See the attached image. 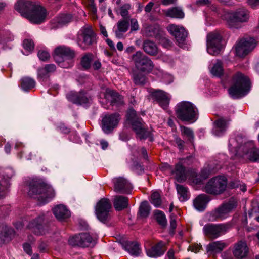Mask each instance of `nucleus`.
I'll return each instance as SVG.
<instances>
[{"label":"nucleus","mask_w":259,"mask_h":259,"mask_svg":"<svg viewBox=\"0 0 259 259\" xmlns=\"http://www.w3.org/2000/svg\"><path fill=\"white\" fill-rule=\"evenodd\" d=\"M245 158L250 161H255L259 160V150L252 144L246 145L243 147Z\"/></svg>","instance_id":"nucleus-29"},{"label":"nucleus","mask_w":259,"mask_h":259,"mask_svg":"<svg viewBox=\"0 0 259 259\" xmlns=\"http://www.w3.org/2000/svg\"><path fill=\"white\" fill-rule=\"evenodd\" d=\"M128 198L127 197L121 195L116 196L113 201L114 207L116 210L121 211L128 207Z\"/></svg>","instance_id":"nucleus-32"},{"label":"nucleus","mask_w":259,"mask_h":259,"mask_svg":"<svg viewBox=\"0 0 259 259\" xmlns=\"http://www.w3.org/2000/svg\"><path fill=\"white\" fill-rule=\"evenodd\" d=\"M154 215L157 223L161 226H164L166 224V219L164 213L160 210H156Z\"/></svg>","instance_id":"nucleus-46"},{"label":"nucleus","mask_w":259,"mask_h":259,"mask_svg":"<svg viewBox=\"0 0 259 259\" xmlns=\"http://www.w3.org/2000/svg\"><path fill=\"white\" fill-rule=\"evenodd\" d=\"M176 188L178 193L180 195V200L182 201L187 200L188 199V189L187 187L177 184Z\"/></svg>","instance_id":"nucleus-40"},{"label":"nucleus","mask_w":259,"mask_h":259,"mask_svg":"<svg viewBox=\"0 0 259 259\" xmlns=\"http://www.w3.org/2000/svg\"><path fill=\"white\" fill-rule=\"evenodd\" d=\"M151 202L155 206L159 207L161 204L160 194L158 192H154L151 195Z\"/></svg>","instance_id":"nucleus-48"},{"label":"nucleus","mask_w":259,"mask_h":259,"mask_svg":"<svg viewBox=\"0 0 259 259\" xmlns=\"http://www.w3.org/2000/svg\"><path fill=\"white\" fill-rule=\"evenodd\" d=\"M120 119L121 117L118 113L105 115L102 120V128L104 132L107 134L112 133L118 125Z\"/></svg>","instance_id":"nucleus-17"},{"label":"nucleus","mask_w":259,"mask_h":259,"mask_svg":"<svg viewBox=\"0 0 259 259\" xmlns=\"http://www.w3.org/2000/svg\"><path fill=\"white\" fill-rule=\"evenodd\" d=\"M248 5L253 9L259 8V1H247Z\"/></svg>","instance_id":"nucleus-61"},{"label":"nucleus","mask_w":259,"mask_h":259,"mask_svg":"<svg viewBox=\"0 0 259 259\" xmlns=\"http://www.w3.org/2000/svg\"><path fill=\"white\" fill-rule=\"evenodd\" d=\"M114 190L116 193L130 194L133 189L132 185L124 178H117L113 180Z\"/></svg>","instance_id":"nucleus-20"},{"label":"nucleus","mask_w":259,"mask_h":259,"mask_svg":"<svg viewBox=\"0 0 259 259\" xmlns=\"http://www.w3.org/2000/svg\"><path fill=\"white\" fill-rule=\"evenodd\" d=\"M227 121L224 118H219L214 122L213 133L217 136L222 135L227 128Z\"/></svg>","instance_id":"nucleus-33"},{"label":"nucleus","mask_w":259,"mask_h":259,"mask_svg":"<svg viewBox=\"0 0 259 259\" xmlns=\"http://www.w3.org/2000/svg\"><path fill=\"white\" fill-rule=\"evenodd\" d=\"M126 121L132 126V129L139 138L146 139L149 136V132L146 128L145 123L141 118L137 116L136 111L133 109L131 108L128 110Z\"/></svg>","instance_id":"nucleus-5"},{"label":"nucleus","mask_w":259,"mask_h":259,"mask_svg":"<svg viewBox=\"0 0 259 259\" xmlns=\"http://www.w3.org/2000/svg\"><path fill=\"white\" fill-rule=\"evenodd\" d=\"M117 30L115 31L117 37H119L123 33H125L128 29L129 23L125 19L119 20L117 24Z\"/></svg>","instance_id":"nucleus-37"},{"label":"nucleus","mask_w":259,"mask_h":259,"mask_svg":"<svg viewBox=\"0 0 259 259\" xmlns=\"http://www.w3.org/2000/svg\"><path fill=\"white\" fill-rule=\"evenodd\" d=\"M38 248L40 251L42 252H47L49 251L48 245L45 242H41L38 246Z\"/></svg>","instance_id":"nucleus-58"},{"label":"nucleus","mask_w":259,"mask_h":259,"mask_svg":"<svg viewBox=\"0 0 259 259\" xmlns=\"http://www.w3.org/2000/svg\"><path fill=\"white\" fill-rule=\"evenodd\" d=\"M248 251L249 248L246 242L240 241L234 244L233 254L237 259H242L247 256Z\"/></svg>","instance_id":"nucleus-23"},{"label":"nucleus","mask_w":259,"mask_h":259,"mask_svg":"<svg viewBox=\"0 0 259 259\" xmlns=\"http://www.w3.org/2000/svg\"><path fill=\"white\" fill-rule=\"evenodd\" d=\"M93 55L91 53L85 54L81 58V65L85 69H88L91 66Z\"/></svg>","instance_id":"nucleus-47"},{"label":"nucleus","mask_w":259,"mask_h":259,"mask_svg":"<svg viewBox=\"0 0 259 259\" xmlns=\"http://www.w3.org/2000/svg\"><path fill=\"white\" fill-rule=\"evenodd\" d=\"M167 30L171 35L175 37L178 45L183 47L188 36V32L185 28L181 25L170 24L167 26Z\"/></svg>","instance_id":"nucleus-15"},{"label":"nucleus","mask_w":259,"mask_h":259,"mask_svg":"<svg viewBox=\"0 0 259 259\" xmlns=\"http://www.w3.org/2000/svg\"><path fill=\"white\" fill-rule=\"evenodd\" d=\"M69 244L82 247H90L94 244L92 236L88 233H81L69 238Z\"/></svg>","instance_id":"nucleus-18"},{"label":"nucleus","mask_w":259,"mask_h":259,"mask_svg":"<svg viewBox=\"0 0 259 259\" xmlns=\"http://www.w3.org/2000/svg\"><path fill=\"white\" fill-rule=\"evenodd\" d=\"M112 204L107 198H102L97 203L95 213L98 219L103 223H106L111 219Z\"/></svg>","instance_id":"nucleus-8"},{"label":"nucleus","mask_w":259,"mask_h":259,"mask_svg":"<svg viewBox=\"0 0 259 259\" xmlns=\"http://www.w3.org/2000/svg\"><path fill=\"white\" fill-rule=\"evenodd\" d=\"M44 220V216H39L31 221L27 227L37 235H43L45 233V230L42 224Z\"/></svg>","instance_id":"nucleus-25"},{"label":"nucleus","mask_w":259,"mask_h":259,"mask_svg":"<svg viewBox=\"0 0 259 259\" xmlns=\"http://www.w3.org/2000/svg\"><path fill=\"white\" fill-rule=\"evenodd\" d=\"M56 70V66L54 64H47L44 67L38 69V79L40 81H46L50 76V73L54 72Z\"/></svg>","instance_id":"nucleus-28"},{"label":"nucleus","mask_w":259,"mask_h":259,"mask_svg":"<svg viewBox=\"0 0 259 259\" xmlns=\"http://www.w3.org/2000/svg\"><path fill=\"white\" fill-rule=\"evenodd\" d=\"M177 117L183 121H195L198 115V109L194 105L189 102L183 101L176 107Z\"/></svg>","instance_id":"nucleus-6"},{"label":"nucleus","mask_w":259,"mask_h":259,"mask_svg":"<svg viewBox=\"0 0 259 259\" xmlns=\"http://www.w3.org/2000/svg\"><path fill=\"white\" fill-rule=\"evenodd\" d=\"M37 55L40 60L44 61H47L50 58L49 53L46 51L40 50Z\"/></svg>","instance_id":"nucleus-52"},{"label":"nucleus","mask_w":259,"mask_h":259,"mask_svg":"<svg viewBox=\"0 0 259 259\" xmlns=\"http://www.w3.org/2000/svg\"><path fill=\"white\" fill-rule=\"evenodd\" d=\"M233 84L228 89L229 94L234 98L246 95L249 91L251 82L249 78L240 72L232 77Z\"/></svg>","instance_id":"nucleus-3"},{"label":"nucleus","mask_w":259,"mask_h":259,"mask_svg":"<svg viewBox=\"0 0 259 259\" xmlns=\"http://www.w3.org/2000/svg\"><path fill=\"white\" fill-rule=\"evenodd\" d=\"M167 249L166 243L160 241L146 248V254L150 257L157 258L163 255Z\"/></svg>","instance_id":"nucleus-19"},{"label":"nucleus","mask_w":259,"mask_h":259,"mask_svg":"<svg viewBox=\"0 0 259 259\" xmlns=\"http://www.w3.org/2000/svg\"><path fill=\"white\" fill-rule=\"evenodd\" d=\"M35 81L29 77H24L21 80V87L25 91H28L35 86Z\"/></svg>","instance_id":"nucleus-38"},{"label":"nucleus","mask_w":259,"mask_h":259,"mask_svg":"<svg viewBox=\"0 0 259 259\" xmlns=\"http://www.w3.org/2000/svg\"><path fill=\"white\" fill-rule=\"evenodd\" d=\"M53 212L56 218L60 221L66 219L70 216L69 210L63 205H58L53 209Z\"/></svg>","instance_id":"nucleus-31"},{"label":"nucleus","mask_w":259,"mask_h":259,"mask_svg":"<svg viewBox=\"0 0 259 259\" xmlns=\"http://www.w3.org/2000/svg\"><path fill=\"white\" fill-rule=\"evenodd\" d=\"M75 56V52L73 50L66 46H60L55 49L53 57L59 66L68 68L73 66V59Z\"/></svg>","instance_id":"nucleus-4"},{"label":"nucleus","mask_w":259,"mask_h":259,"mask_svg":"<svg viewBox=\"0 0 259 259\" xmlns=\"http://www.w3.org/2000/svg\"><path fill=\"white\" fill-rule=\"evenodd\" d=\"M71 16L69 14H62L58 17V22L60 24H65L70 21Z\"/></svg>","instance_id":"nucleus-50"},{"label":"nucleus","mask_w":259,"mask_h":259,"mask_svg":"<svg viewBox=\"0 0 259 259\" xmlns=\"http://www.w3.org/2000/svg\"><path fill=\"white\" fill-rule=\"evenodd\" d=\"M236 206L237 203L234 200H229L228 202L222 204L210 213L209 220L218 221L227 218Z\"/></svg>","instance_id":"nucleus-9"},{"label":"nucleus","mask_w":259,"mask_h":259,"mask_svg":"<svg viewBox=\"0 0 259 259\" xmlns=\"http://www.w3.org/2000/svg\"><path fill=\"white\" fill-rule=\"evenodd\" d=\"M24 250L27 254L31 255L32 253L31 247L28 243H25L23 245Z\"/></svg>","instance_id":"nucleus-60"},{"label":"nucleus","mask_w":259,"mask_h":259,"mask_svg":"<svg viewBox=\"0 0 259 259\" xmlns=\"http://www.w3.org/2000/svg\"><path fill=\"white\" fill-rule=\"evenodd\" d=\"M143 49L146 53L151 56H155L158 53L157 46L154 42L150 40L144 41Z\"/></svg>","instance_id":"nucleus-34"},{"label":"nucleus","mask_w":259,"mask_h":259,"mask_svg":"<svg viewBox=\"0 0 259 259\" xmlns=\"http://www.w3.org/2000/svg\"><path fill=\"white\" fill-rule=\"evenodd\" d=\"M133 81L136 85H143L146 81V76L141 73H136L133 74Z\"/></svg>","instance_id":"nucleus-45"},{"label":"nucleus","mask_w":259,"mask_h":259,"mask_svg":"<svg viewBox=\"0 0 259 259\" xmlns=\"http://www.w3.org/2000/svg\"><path fill=\"white\" fill-rule=\"evenodd\" d=\"M157 27L158 26H149L146 28L147 31H148L147 32V35L149 36H154L156 33V31L157 30Z\"/></svg>","instance_id":"nucleus-56"},{"label":"nucleus","mask_w":259,"mask_h":259,"mask_svg":"<svg viewBox=\"0 0 259 259\" xmlns=\"http://www.w3.org/2000/svg\"><path fill=\"white\" fill-rule=\"evenodd\" d=\"M227 180L224 177L218 176L210 179L205 185L204 191L207 193L218 195L225 190Z\"/></svg>","instance_id":"nucleus-10"},{"label":"nucleus","mask_w":259,"mask_h":259,"mask_svg":"<svg viewBox=\"0 0 259 259\" xmlns=\"http://www.w3.org/2000/svg\"><path fill=\"white\" fill-rule=\"evenodd\" d=\"M16 10L31 23L40 24L48 15L47 9L36 1H17Z\"/></svg>","instance_id":"nucleus-1"},{"label":"nucleus","mask_w":259,"mask_h":259,"mask_svg":"<svg viewBox=\"0 0 259 259\" xmlns=\"http://www.w3.org/2000/svg\"><path fill=\"white\" fill-rule=\"evenodd\" d=\"M8 187V184L7 181L4 179H2L0 182V199L5 197Z\"/></svg>","instance_id":"nucleus-49"},{"label":"nucleus","mask_w":259,"mask_h":259,"mask_svg":"<svg viewBox=\"0 0 259 259\" xmlns=\"http://www.w3.org/2000/svg\"><path fill=\"white\" fill-rule=\"evenodd\" d=\"M59 130L63 134H68L70 132V128L66 126L64 123H61L58 126Z\"/></svg>","instance_id":"nucleus-54"},{"label":"nucleus","mask_w":259,"mask_h":259,"mask_svg":"<svg viewBox=\"0 0 259 259\" xmlns=\"http://www.w3.org/2000/svg\"><path fill=\"white\" fill-rule=\"evenodd\" d=\"M175 142L179 150L181 151H184L185 143V141L180 138L178 137L176 138Z\"/></svg>","instance_id":"nucleus-55"},{"label":"nucleus","mask_w":259,"mask_h":259,"mask_svg":"<svg viewBox=\"0 0 259 259\" xmlns=\"http://www.w3.org/2000/svg\"><path fill=\"white\" fill-rule=\"evenodd\" d=\"M223 71L222 62L218 61L212 68L211 72L214 76L221 77L223 74Z\"/></svg>","instance_id":"nucleus-43"},{"label":"nucleus","mask_w":259,"mask_h":259,"mask_svg":"<svg viewBox=\"0 0 259 259\" xmlns=\"http://www.w3.org/2000/svg\"><path fill=\"white\" fill-rule=\"evenodd\" d=\"M189 248L192 251L197 253L200 250L201 246L199 245H191Z\"/></svg>","instance_id":"nucleus-64"},{"label":"nucleus","mask_w":259,"mask_h":259,"mask_svg":"<svg viewBox=\"0 0 259 259\" xmlns=\"http://www.w3.org/2000/svg\"><path fill=\"white\" fill-rule=\"evenodd\" d=\"M150 212V206L147 201L141 203L139 209V214L141 218H145L147 217Z\"/></svg>","instance_id":"nucleus-41"},{"label":"nucleus","mask_w":259,"mask_h":259,"mask_svg":"<svg viewBox=\"0 0 259 259\" xmlns=\"http://www.w3.org/2000/svg\"><path fill=\"white\" fill-rule=\"evenodd\" d=\"M96 40V35L91 26L82 27L77 33V42L82 50H87Z\"/></svg>","instance_id":"nucleus-7"},{"label":"nucleus","mask_w":259,"mask_h":259,"mask_svg":"<svg viewBox=\"0 0 259 259\" xmlns=\"http://www.w3.org/2000/svg\"><path fill=\"white\" fill-rule=\"evenodd\" d=\"M139 154L141 155L143 158L145 159H147L148 156L146 150L144 147H141L139 149Z\"/></svg>","instance_id":"nucleus-62"},{"label":"nucleus","mask_w":259,"mask_h":259,"mask_svg":"<svg viewBox=\"0 0 259 259\" xmlns=\"http://www.w3.org/2000/svg\"><path fill=\"white\" fill-rule=\"evenodd\" d=\"M166 168L168 169L169 174L173 176L178 182L181 183L187 179L186 168L181 163L177 164L174 169H172L170 165H166Z\"/></svg>","instance_id":"nucleus-21"},{"label":"nucleus","mask_w":259,"mask_h":259,"mask_svg":"<svg viewBox=\"0 0 259 259\" xmlns=\"http://www.w3.org/2000/svg\"><path fill=\"white\" fill-rule=\"evenodd\" d=\"M28 195L40 202L46 203L55 197L53 188L40 181H34L30 184Z\"/></svg>","instance_id":"nucleus-2"},{"label":"nucleus","mask_w":259,"mask_h":259,"mask_svg":"<svg viewBox=\"0 0 259 259\" xmlns=\"http://www.w3.org/2000/svg\"><path fill=\"white\" fill-rule=\"evenodd\" d=\"M135 67L142 72H150L154 67L152 61L141 51H137L132 57Z\"/></svg>","instance_id":"nucleus-11"},{"label":"nucleus","mask_w":259,"mask_h":259,"mask_svg":"<svg viewBox=\"0 0 259 259\" xmlns=\"http://www.w3.org/2000/svg\"><path fill=\"white\" fill-rule=\"evenodd\" d=\"M13 233L14 231L12 229L6 228L4 233L2 234V237L3 238L1 239L0 245L10 241Z\"/></svg>","instance_id":"nucleus-44"},{"label":"nucleus","mask_w":259,"mask_h":259,"mask_svg":"<svg viewBox=\"0 0 259 259\" xmlns=\"http://www.w3.org/2000/svg\"><path fill=\"white\" fill-rule=\"evenodd\" d=\"M83 3L89 11V15L94 20L97 19V8L95 5L94 1H83Z\"/></svg>","instance_id":"nucleus-39"},{"label":"nucleus","mask_w":259,"mask_h":259,"mask_svg":"<svg viewBox=\"0 0 259 259\" xmlns=\"http://www.w3.org/2000/svg\"><path fill=\"white\" fill-rule=\"evenodd\" d=\"M177 222L175 217H171L170 220V227L172 231H174L177 228Z\"/></svg>","instance_id":"nucleus-59"},{"label":"nucleus","mask_w":259,"mask_h":259,"mask_svg":"<svg viewBox=\"0 0 259 259\" xmlns=\"http://www.w3.org/2000/svg\"><path fill=\"white\" fill-rule=\"evenodd\" d=\"M222 36L218 32L209 33L207 36V52L212 55L219 54L223 47L221 44Z\"/></svg>","instance_id":"nucleus-12"},{"label":"nucleus","mask_w":259,"mask_h":259,"mask_svg":"<svg viewBox=\"0 0 259 259\" xmlns=\"http://www.w3.org/2000/svg\"><path fill=\"white\" fill-rule=\"evenodd\" d=\"M256 41L253 38H243L236 45V55L243 57L248 55L255 48Z\"/></svg>","instance_id":"nucleus-14"},{"label":"nucleus","mask_w":259,"mask_h":259,"mask_svg":"<svg viewBox=\"0 0 259 259\" xmlns=\"http://www.w3.org/2000/svg\"><path fill=\"white\" fill-rule=\"evenodd\" d=\"M122 246L133 256H138L142 253L140 244L136 241H125L122 243Z\"/></svg>","instance_id":"nucleus-27"},{"label":"nucleus","mask_w":259,"mask_h":259,"mask_svg":"<svg viewBox=\"0 0 259 259\" xmlns=\"http://www.w3.org/2000/svg\"><path fill=\"white\" fill-rule=\"evenodd\" d=\"M227 225L224 224H206L203 227L205 235L210 239H215L225 234L227 230Z\"/></svg>","instance_id":"nucleus-16"},{"label":"nucleus","mask_w":259,"mask_h":259,"mask_svg":"<svg viewBox=\"0 0 259 259\" xmlns=\"http://www.w3.org/2000/svg\"><path fill=\"white\" fill-rule=\"evenodd\" d=\"M104 97L107 103H109L111 105L118 106L124 103L123 97L113 90H107Z\"/></svg>","instance_id":"nucleus-24"},{"label":"nucleus","mask_w":259,"mask_h":259,"mask_svg":"<svg viewBox=\"0 0 259 259\" xmlns=\"http://www.w3.org/2000/svg\"><path fill=\"white\" fill-rule=\"evenodd\" d=\"M129 4H125L120 8V14L123 17H126L128 15V10L130 9Z\"/></svg>","instance_id":"nucleus-53"},{"label":"nucleus","mask_w":259,"mask_h":259,"mask_svg":"<svg viewBox=\"0 0 259 259\" xmlns=\"http://www.w3.org/2000/svg\"><path fill=\"white\" fill-rule=\"evenodd\" d=\"M249 18V11L244 8H240L228 14L227 21L230 27H237V23L246 22Z\"/></svg>","instance_id":"nucleus-13"},{"label":"nucleus","mask_w":259,"mask_h":259,"mask_svg":"<svg viewBox=\"0 0 259 259\" xmlns=\"http://www.w3.org/2000/svg\"><path fill=\"white\" fill-rule=\"evenodd\" d=\"M180 129L182 135L186 137L188 141L193 144L194 139L193 131L191 128L184 126H181Z\"/></svg>","instance_id":"nucleus-42"},{"label":"nucleus","mask_w":259,"mask_h":259,"mask_svg":"<svg viewBox=\"0 0 259 259\" xmlns=\"http://www.w3.org/2000/svg\"><path fill=\"white\" fill-rule=\"evenodd\" d=\"M23 47L26 50L31 52L34 48V42L31 39H25L23 41Z\"/></svg>","instance_id":"nucleus-51"},{"label":"nucleus","mask_w":259,"mask_h":259,"mask_svg":"<svg viewBox=\"0 0 259 259\" xmlns=\"http://www.w3.org/2000/svg\"><path fill=\"white\" fill-rule=\"evenodd\" d=\"M151 96L163 109L167 108L170 100L168 94L162 90H157L153 91L151 92Z\"/></svg>","instance_id":"nucleus-22"},{"label":"nucleus","mask_w":259,"mask_h":259,"mask_svg":"<svg viewBox=\"0 0 259 259\" xmlns=\"http://www.w3.org/2000/svg\"><path fill=\"white\" fill-rule=\"evenodd\" d=\"M165 16L171 18L182 19L184 17V13L180 8L174 7L168 9L164 12Z\"/></svg>","instance_id":"nucleus-35"},{"label":"nucleus","mask_w":259,"mask_h":259,"mask_svg":"<svg viewBox=\"0 0 259 259\" xmlns=\"http://www.w3.org/2000/svg\"><path fill=\"white\" fill-rule=\"evenodd\" d=\"M67 99L76 104H85L89 102V99L83 92L79 93L71 92L67 95Z\"/></svg>","instance_id":"nucleus-26"},{"label":"nucleus","mask_w":259,"mask_h":259,"mask_svg":"<svg viewBox=\"0 0 259 259\" xmlns=\"http://www.w3.org/2000/svg\"><path fill=\"white\" fill-rule=\"evenodd\" d=\"M226 244L222 241H214L209 243L207 247L208 251L214 253L221 252L226 247Z\"/></svg>","instance_id":"nucleus-36"},{"label":"nucleus","mask_w":259,"mask_h":259,"mask_svg":"<svg viewBox=\"0 0 259 259\" xmlns=\"http://www.w3.org/2000/svg\"><path fill=\"white\" fill-rule=\"evenodd\" d=\"M209 197L206 194H200L198 195L193 201V205L195 208L199 211H203L209 201Z\"/></svg>","instance_id":"nucleus-30"},{"label":"nucleus","mask_w":259,"mask_h":259,"mask_svg":"<svg viewBox=\"0 0 259 259\" xmlns=\"http://www.w3.org/2000/svg\"><path fill=\"white\" fill-rule=\"evenodd\" d=\"M166 255L168 259H176L175 256V251L173 249H170L167 251Z\"/></svg>","instance_id":"nucleus-63"},{"label":"nucleus","mask_w":259,"mask_h":259,"mask_svg":"<svg viewBox=\"0 0 259 259\" xmlns=\"http://www.w3.org/2000/svg\"><path fill=\"white\" fill-rule=\"evenodd\" d=\"M131 31H136L139 29V25L138 21L135 19H132L131 20Z\"/></svg>","instance_id":"nucleus-57"}]
</instances>
